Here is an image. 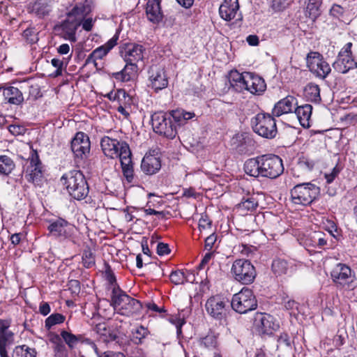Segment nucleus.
I'll list each match as a JSON object with an SVG mask.
<instances>
[{"instance_id": "nucleus-24", "label": "nucleus", "mask_w": 357, "mask_h": 357, "mask_svg": "<svg viewBox=\"0 0 357 357\" xmlns=\"http://www.w3.org/2000/svg\"><path fill=\"white\" fill-rule=\"evenodd\" d=\"M333 67L338 73L344 74L351 69L356 68L357 62L349 54H344L343 52H340Z\"/></svg>"}, {"instance_id": "nucleus-57", "label": "nucleus", "mask_w": 357, "mask_h": 357, "mask_svg": "<svg viewBox=\"0 0 357 357\" xmlns=\"http://www.w3.org/2000/svg\"><path fill=\"white\" fill-rule=\"evenodd\" d=\"M326 234L318 231L314 232L313 238L314 240H317V244L319 248H322L323 246L326 245L327 243V240L325 238Z\"/></svg>"}, {"instance_id": "nucleus-37", "label": "nucleus", "mask_w": 357, "mask_h": 357, "mask_svg": "<svg viewBox=\"0 0 357 357\" xmlns=\"http://www.w3.org/2000/svg\"><path fill=\"white\" fill-rule=\"evenodd\" d=\"M170 117L178 125H183L188 120L192 119L195 116V113L185 112L183 109H175L172 110L169 114Z\"/></svg>"}, {"instance_id": "nucleus-23", "label": "nucleus", "mask_w": 357, "mask_h": 357, "mask_svg": "<svg viewBox=\"0 0 357 357\" xmlns=\"http://www.w3.org/2000/svg\"><path fill=\"white\" fill-rule=\"evenodd\" d=\"M296 104V99L294 96H287L275 103L272 110V115L278 117L282 114L291 113Z\"/></svg>"}, {"instance_id": "nucleus-35", "label": "nucleus", "mask_w": 357, "mask_h": 357, "mask_svg": "<svg viewBox=\"0 0 357 357\" xmlns=\"http://www.w3.org/2000/svg\"><path fill=\"white\" fill-rule=\"evenodd\" d=\"M258 206V202L254 197L243 198L242 201L236 206L238 211L241 215H245L249 211H254Z\"/></svg>"}, {"instance_id": "nucleus-43", "label": "nucleus", "mask_w": 357, "mask_h": 357, "mask_svg": "<svg viewBox=\"0 0 357 357\" xmlns=\"http://www.w3.org/2000/svg\"><path fill=\"white\" fill-rule=\"evenodd\" d=\"M50 11V6L43 0L36 1L32 6V12L40 18L47 15Z\"/></svg>"}, {"instance_id": "nucleus-4", "label": "nucleus", "mask_w": 357, "mask_h": 357, "mask_svg": "<svg viewBox=\"0 0 357 357\" xmlns=\"http://www.w3.org/2000/svg\"><path fill=\"white\" fill-rule=\"evenodd\" d=\"M112 302L114 308L119 314L125 316H132L138 314L142 309L141 303L127 295L119 287H114Z\"/></svg>"}, {"instance_id": "nucleus-45", "label": "nucleus", "mask_w": 357, "mask_h": 357, "mask_svg": "<svg viewBox=\"0 0 357 357\" xmlns=\"http://www.w3.org/2000/svg\"><path fill=\"white\" fill-rule=\"evenodd\" d=\"M199 344L208 349H213L218 347V337L214 333H208L205 337L200 338Z\"/></svg>"}, {"instance_id": "nucleus-22", "label": "nucleus", "mask_w": 357, "mask_h": 357, "mask_svg": "<svg viewBox=\"0 0 357 357\" xmlns=\"http://www.w3.org/2000/svg\"><path fill=\"white\" fill-rule=\"evenodd\" d=\"M245 90L252 94H260L266 89L265 81L261 77L249 72H245Z\"/></svg>"}, {"instance_id": "nucleus-42", "label": "nucleus", "mask_w": 357, "mask_h": 357, "mask_svg": "<svg viewBox=\"0 0 357 357\" xmlns=\"http://www.w3.org/2000/svg\"><path fill=\"white\" fill-rule=\"evenodd\" d=\"M13 160L7 155H0V174L8 176L14 169Z\"/></svg>"}, {"instance_id": "nucleus-21", "label": "nucleus", "mask_w": 357, "mask_h": 357, "mask_svg": "<svg viewBox=\"0 0 357 357\" xmlns=\"http://www.w3.org/2000/svg\"><path fill=\"white\" fill-rule=\"evenodd\" d=\"M238 10V0H224L219 8V14L224 20L229 22L237 15L239 17L238 19L241 18Z\"/></svg>"}, {"instance_id": "nucleus-32", "label": "nucleus", "mask_w": 357, "mask_h": 357, "mask_svg": "<svg viewBox=\"0 0 357 357\" xmlns=\"http://www.w3.org/2000/svg\"><path fill=\"white\" fill-rule=\"evenodd\" d=\"M312 106L309 104L298 106L295 108L294 112L303 126H309V120L312 115Z\"/></svg>"}, {"instance_id": "nucleus-54", "label": "nucleus", "mask_w": 357, "mask_h": 357, "mask_svg": "<svg viewBox=\"0 0 357 357\" xmlns=\"http://www.w3.org/2000/svg\"><path fill=\"white\" fill-rule=\"evenodd\" d=\"M52 65L56 68V70L54 72V76L57 77L61 75L62 73V68L63 65V61H61L59 59L54 58L51 61Z\"/></svg>"}, {"instance_id": "nucleus-14", "label": "nucleus", "mask_w": 357, "mask_h": 357, "mask_svg": "<svg viewBox=\"0 0 357 357\" xmlns=\"http://www.w3.org/2000/svg\"><path fill=\"white\" fill-rule=\"evenodd\" d=\"M148 73L150 86L155 92L167 87L169 81L163 66L153 65L150 67Z\"/></svg>"}, {"instance_id": "nucleus-27", "label": "nucleus", "mask_w": 357, "mask_h": 357, "mask_svg": "<svg viewBox=\"0 0 357 357\" xmlns=\"http://www.w3.org/2000/svg\"><path fill=\"white\" fill-rule=\"evenodd\" d=\"M126 63V66L121 71L114 73V77L116 79H120L122 82L130 81L137 75L138 66L137 63L131 62Z\"/></svg>"}, {"instance_id": "nucleus-30", "label": "nucleus", "mask_w": 357, "mask_h": 357, "mask_svg": "<svg viewBox=\"0 0 357 357\" xmlns=\"http://www.w3.org/2000/svg\"><path fill=\"white\" fill-rule=\"evenodd\" d=\"M3 95L10 104L19 105L24 101L22 93L16 87L8 86L3 89Z\"/></svg>"}, {"instance_id": "nucleus-2", "label": "nucleus", "mask_w": 357, "mask_h": 357, "mask_svg": "<svg viewBox=\"0 0 357 357\" xmlns=\"http://www.w3.org/2000/svg\"><path fill=\"white\" fill-rule=\"evenodd\" d=\"M100 146L107 157L120 159L123 176L128 182L131 183L134 177V169L129 145L124 141L105 136L102 138Z\"/></svg>"}, {"instance_id": "nucleus-9", "label": "nucleus", "mask_w": 357, "mask_h": 357, "mask_svg": "<svg viewBox=\"0 0 357 357\" xmlns=\"http://www.w3.org/2000/svg\"><path fill=\"white\" fill-rule=\"evenodd\" d=\"M151 124L154 132L169 139H174L176 128L170 115L163 112H155L151 116Z\"/></svg>"}, {"instance_id": "nucleus-60", "label": "nucleus", "mask_w": 357, "mask_h": 357, "mask_svg": "<svg viewBox=\"0 0 357 357\" xmlns=\"http://www.w3.org/2000/svg\"><path fill=\"white\" fill-rule=\"evenodd\" d=\"M272 8L275 10H280L284 8V0H269Z\"/></svg>"}, {"instance_id": "nucleus-58", "label": "nucleus", "mask_w": 357, "mask_h": 357, "mask_svg": "<svg viewBox=\"0 0 357 357\" xmlns=\"http://www.w3.org/2000/svg\"><path fill=\"white\" fill-rule=\"evenodd\" d=\"M9 132L15 136L23 135L24 132V128L19 125H10L8 126Z\"/></svg>"}, {"instance_id": "nucleus-25", "label": "nucleus", "mask_w": 357, "mask_h": 357, "mask_svg": "<svg viewBox=\"0 0 357 357\" xmlns=\"http://www.w3.org/2000/svg\"><path fill=\"white\" fill-rule=\"evenodd\" d=\"M116 45V39L111 38L107 43L105 45L95 49L87 57L86 63H93L96 66H97L96 61L98 59H102L104 56H105L107 53Z\"/></svg>"}, {"instance_id": "nucleus-18", "label": "nucleus", "mask_w": 357, "mask_h": 357, "mask_svg": "<svg viewBox=\"0 0 357 357\" xmlns=\"http://www.w3.org/2000/svg\"><path fill=\"white\" fill-rule=\"evenodd\" d=\"M227 301L219 296H213L206 303V310L213 318L222 320L226 316Z\"/></svg>"}, {"instance_id": "nucleus-15", "label": "nucleus", "mask_w": 357, "mask_h": 357, "mask_svg": "<svg viewBox=\"0 0 357 357\" xmlns=\"http://www.w3.org/2000/svg\"><path fill=\"white\" fill-rule=\"evenodd\" d=\"M146 48L137 43H126L120 49V54L125 62L135 63L143 60Z\"/></svg>"}, {"instance_id": "nucleus-19", "label": "nucleus", "mask_w": 357, "mask_h": 357, "mask_svg": "<svg viewBox=\"0 0 357 357\" xmlns=\"http://www.w3.org/2000/svg\"><path fill=\"white\" fill-rule=\"evenodd\" d=\"M10 322L0 319V356L9 357L6 348L13 344L14 333L9 330Z\"/></svg>"}, {"instance_id": "nucleus-34", "label": "nucleus", "mask_w": 357, "mask_h": 357, "mask_svg": "<svg viewBox=\"0 0 357 357\" xmlns=\"http://www.w3.org/2000/svg\"><path fill=\"white\" fill-rule=\"evenodd\" d=\"M95 331L100 336L103 337L105 342L114 341L118 338L116 333L111 330L105 323L97 324Z\"/></svg>"}, {"instance_id": "nucleus-59", "label": "nucleus", "mask_w": 357, "mask_h": 357, "mask_svg": "<svg viewBox=\"0 0 357 357\" xmlns=\"http://www.w3.org/2000/svg\"><path fill=\"white\" fill-rule=\"evenodd\" d=\"M68 286L73 293L78 294L80 291V283L77 280H71L69 281Z\"/></svg>"}, {"instance_id": "nucleus-48", "label": "nucleus", "mask_w": 357, "mask_h": 357, "mask_svg": "<svg viewBox=\"0 0 357 357\" xmlns=\"http://www.w3.org/2000/svg\"><path fill=\"white\" fill-rule=\"evenodd\" d=\"M65 321V317L59 313H54L48 317L45 320V327L50 329L52 326L61 324Z\"/></svg>"}, {"instance_id": "nucleus-17", "label": "nucleus", "mask_w": 357, "mask_h": 357, "mask_svg": "<svg viewBox=\"0 0 357 357\" xmlns=\"http://www.w3.org/2000/svg\"><path fill=\"white\" fill-rule=\"evenodd\" d=\"M47 229L52 236L66 239L73 235L74 227L66 220L58 218L50 222Z\"/></svg>"}, {"instance_id": "nucleus-39", "label": "nucleus", "mask_w": 357, "mask_h": 357, "mask_svg": "<svg viewBox=\"0 0 357 357\" xmlns=\"http://www.w3.org/2000/svg\"><path fill=\"white\" fill-rule=\"evenodd\" d=\"M87 7L82 3L76 4L73 8L67 14V17L73 20H78L82 22L83 18L86 15Z\"/></svg>"}, {"instance_id": "nucleus-11", "label": "nucleus", "mask_w": 357, "mask_h": 357, "mask_svg": "<svg viewBox=\"0 0 357 357\" xmlns=\"http://www.w3.org/2000/svg\"><path fill=\"white\" fill-rule=\"evenodd\" d=\"M90 149L89 137L82 132H77L71 142V150L76 160L87 158L90 153Z\"/></svg>"}, {"instance_id": "nucleus-41", "label": "nucleus", "mask_w": 357, "mask_h": 357, "mask_svg": "<svg viewBox=\"0 0 357 357\" xmlns=\"http://www.w3.org/2000/svg\"><path fill=\"white\" fill-rule=\"evenodd\" d=\"M37 351L34 348H30L23 344L17 346L14 349L12 357H36Z\"/></svg>"}, {"instance_id": "nucleus-1", "label": "nucleus", "mask_w": 357, "mask_h": 357, "mask_svg": "<svg viewBox=\"0 0 357 357\" xmlns=\"http://www.w3.org/2000/svg\"><path fill=\"white\" fill-rule=\"evenodd\" d=\"M245 174L253 177L276 178L284 172L282 159L275 155H263L248 159L244 164Z\"/></svg>"}, {"instance_id": "nucleus-55", "label": "nucleus", "mask_w": 357, "mask_h": 357, "mask_svg": "<svg viewBox=\"0 0 357 357\" xmlns=\"http://www.w3.org/2000/svg\"><path fill=\"white\" fill-rule=\"evenodd\" d=\"M211 221L209 220L208 217L205 215H202L199 221V231H202L206 229L211 228Z\"/></svg>"}, {"instance_id": "nucleus-31", "label": "nucleus", "mask_w": 357, "mask_h": 357, "mask_svg": "<svg viewBox=\"0 0 357 357\" xmlns=\"http://www.w3.org/2000/svg\"><path fill=\"white\" fill-rule=\"evenodd\" d=\"M49 340L52 344V349L56 357H68V351L61 337L55 333L49 335Z\"/></svg>"}, {"instance_id": "nucleus-8", "label": "nucleus", "mask_w": 357, "mask_h": 357, "mask_svg": "<svg viewBox=\"0 0 357 357\" xmlns=\"http://www.w3.org/2000/svg\"><path fill=\"white\" fill-rule=\"evenodd\" d=\"M231 306L236 312L245 314L255 310L257 307V301L252 291L244 287L233 296Z\"/></svg>"}, {"instance_id": "nucleus-64", "label": "nucleus", "mask_w": 357, "mask_h": 357, "mask_svg": "<svg viewBox=\"0 0 357 357\" xmlns=\"http://www.w3.org/2000/svg\"><path fill=\"white\" fill-rule=\"evenodd\" d=\"M82 25L84 30L90 31L93 26V20L92 18H87L82 22Z\"/></svg>"}, {"instance_id": "nucleus-20", "label": "nucleus", "mask_w": 357, "mask_h": 357, "mask_svg": "<svg viewBox=\"0 0 357 357\" xmlns=\"http://www.w3.org/2000/svg\"><path fill=\"white\" fill-rule=\"evenodd\" d=\"M80 25V22L78 20H73L67 17L58 26L57 29L60 31L59 35L61 38L71 43H75L76 31Z\"/></svg>"}, {"instance_id": "nucleus-63", "label": "nucleus", "mask_w": 357, "mask_h": 357, "mask_svg": "<svg viewBox=\"0 0 357 357\" xmlns=\"http://www.w3.org/2000/svg\"><path fill=\"white\" fill-rule=\"evenodd\" d=\"M39 312L44 316L47 315L50 312V305L46 302H42L39 307Z\"/></svg>"}, {"instance_id": "nucleus-33", "label": "nucleus", "mask_w": 357, "mask_h": 357, "mask_svg": "<svg viewBox=\"0 0 357 357\" xmlns=\"http://www.w3.org/2000/svg\"><path fill=\"white\" fill-rule=\"evenodd\" d=\"M303 95L307 100L318 103L321 101L320 88L319 85L310 82L304 89Z\"/></svg>"}, {"instance_id": "nucleus-61", "label": "nucleus", "mask_w": 357, "mask_h": 357, "mask_svg": "<svg viewBox=\"0 0 357 357\" xmlns=\"http://www.w3.org/2000/svg\"><path fill=\"white\" fill-rule=\"evenodd\" d=\"M278 342L281 345H285L287 347H289L291 345L290 338L287 333H282L279 336Z\"/></svg>"}, {"instance_id": "nucleus-53", "label": "nucleus", "mask_w": 357, "mask_h": 357, "mask_svg": "<svg viewBox=\"0 0 357 357\" xmlns=\"http://www.w3.org/2000/svg\"><path fill=\"white\" fill-rule=\"evenodd\" d=\"M340 172V168L338 167L337 166H335V167H333V169L330 173H326L324 176L325 178L326 179V183L328 184L331 183L337 177Z\"/></svg>"}, {"instance_id": "nucleus-5", "label": "nucleus", "mask_w": 357, "mask_h": 357, "mask_svg": "<svg viewBox=\"0 0 357 357\" xmlns=\"http://www.w3.org/2000/svg\"><path fill=\"white\" fill-rule=\"evenodd\" d=\"M251 124L254 132L264 138L273 139L278 133L275 120L269 114H257L252 119Z\"/></svg>"}, {"instance_id": "nucleus-38", "label": "nucleus", "mask_w": 357, "mask_h": 357, "mask_svg": "<svg viewBox=\"0 0 357 357\" xmlns=\"http://www.w3.org/2000/svg\"><path fill=\"white\" fill-rule=\"evenodd\" d=\"M290 266L287 260L278 258L273 261L271 269L275 276H280L288 273Z\"/></svg>"}, {"instance_id": "nucleus-56", "label": "nucleus", "mask_w": 357, "mask_h": 357, "mask_svg": "<svg viewBox=\"0 0 357 357\" xmlns=\"http://www.w3.org/2000/svg\"><path fill=\"white\" fill-rule=\"evenodd\" d=\"M169 245L165 243H158L157 245V254L160 256H163L170 253Z\"/></svg>"}, {"instance_id": "nucleus-47", "label": "nucleus", "mask_w": 357, "mask_h": 357, "mask_svg": "<svg viewBox=\"0 0 357 357\" xmlns=\"http://www.w3.org/2000/svg\"><path fill=\"white\" fill-rule=\"evenodd\" d=\"M172 282L175 284H183L185 282H189V278L183 272L181 271H172L169 275Z\"/></svg>"}, {"instance_id": "nucleus-3", "label": "nucleus", "mask_w": 357, "mask_h": 357, "mask_svg": "<svg viewBox=\"0 0 357 357\" xmlns=\"http://www.w3.org/2000/svg\"><path fill=\"white\" fill-rule=\"evenodd\" d=\"M61 181L66 185L69 195L74 199L82 200L88 195L89 185L81 171H70L62 176Z\"/></svg>"}, {"instance_id": "nucleus-29", "label": "nucleus", "mask_w": 357, "mask_h": 357, "mask_svg": "<svg viewBox=\"0 0 357 357\" xmlns=\"http://www.w3.org/2000/svg\"><path fill=\"white\" fill-rule=\"evenodd\" d=\"M146 13L148 19L153 22H159L162 19L159 0H149L146 3Z\"/></svg>"}, {"instance_id": "nucleus-46", "label": "nucleus", "mask_w": 357, "mask_h": 357, "mask_svg": "<svg viewBox=\"0 0 357 357\" xmlns=\"http://www.w3.org/2000/svg\"><path fill=\"white\" fill-rule=\"evenodd\" d=\"M38 33L34 27H29L23 31L22 37L28 43L33 44L38 40Z\"/></svg>"}, {"instance_id": "nucleus-10", "label": "nucleus", "mask_w": 357, "mask_h": 357, "mask_svg": "<svg viewBox=\"0 0 357 357\" xmlns=\"http://www.w3.org/2000/svg\"><path fill=\"white\" fill-rule=\"evenodd\" d=\"M306 60L310 71L317 77L324 79L331 71L330 65L319 52H311L308 53Z\"/></svg>"}, {"instance_id": "nucleus-44", "label": "nucleus", "mask_w": 357, "mask_h": 357, "mask_svg": "<svg viewBox=\"0 0 357 357\" xmlns=\"http://www.w3.org/2000/svg\"><path fill=\"white\" fill-rule=\"evenodd\" d=\"M60 337L70 349H74L82 339L81 335L77 336L66 331H62Z\"/></svg>"}, {"instance_id": "nucleus-12", "label": "nucleus", "mask_w": 357, "mask_h": 357, "mask_svg": "<svg viewBox=\"0 0 357 357\" xmlns=\"http://www.w3.org/2000/svg\"><path fill=\"white\" fill-rule=\"evenodd\" d=\"M25 178L31 183L38 185L40 182L43 174L42 164L37 152L33 151L31 158L26 163Z\"/></svg>"}, {"instance_id": "nucleus-51", "label": "nucleus", "mask_w": 357, "mask_h": 357, "mask_svg": "<svg viewBox=\"0 0 357 357\" xmlns=\"http://www.w3.org/2000/svg\"><path fill=\"white\" fill-rule=\"evenodd\" d=\"M344 8L338 4H334L330 10V14L336 18H340L343 16Z\"/></svg>"}, {"instance_id": "nucleus-36", "label": "nucleus", "mask_w": 357, "mask_h": 357, "mask_svg": "<svg viewBox=\"0 0 357 357\" xmlns=\"http://www.w3.org/2000/svg\"><path fill=\"white\" fill-rule=\"evenodd\" d=\"M321 3L322 0H307L305 15L312 20H315L321 14Z\"/></svg>"}, {"instance_id": "nucleus-7", "label": "nucleus", "mask_w": 357, "mask_h": 357, "mask_svg": "<svg viewBox=\"0 0 357 357\" xmlns=\"http://www.w3.org/2000/svg\"><path fill=\"white\" fill-rule=\"evenodd\" d=\"M231 273L234 279L242 284H252L257 276L255 266L249 260L245 259L235 260Z\"/></svg>"}, {"instance_id": "nucleus-26", "label": "nucleus", "mask_w": 357, "mask_h": 357, "mask_svg": "<svg viewBox=\"0 0 357 357\" xmlns=\"http://www.w3.org/2000/svg\"><path fill=\"white\" fill-rule=\"evenodd\" d=\"M141 168L145 174L153 175L160 169V160L159 158L151 154L145 155L142 160Z\"/></svg>"}, {"instance_id": "nucleus-16", "label": "nucleus", "mask_w": 357, "mask_h": 357, "mask_svg": "<svg viewBox=\"0 0 357 357\" xmlns=\"http://www.w3.org/2000/svg\"><path fill=\"white\" fill-rule=\"evenodd\" d=\"M353 272L351 268L342 263L336 264L331 272L333 282L338 287H345L353 281Z\"/></svg>"}, {"instance_id": "nucleus-49", "label": "nucleus", "mask_w": 357, "mask_h": 357, "mask_svg": "<svg viewBox=\"0 0 357 357\" xmlns=\"http://www.w3.org/2000/svg\"><path fill=\"white\" fill-rule=\"evenodd\" d=\"M148 334V329L142 326H140L136 329L135 333L133 334V342L137 344H141L142 340L145 338Z\"/></svg>"}, {"instance_id": "nucleus-13", "label": "nucleus", "mask_w": 357, "mask_h": 357, "mask_svg": "<svg viewBox=\"0 0 357 357\" xmlns=\"http://www.w3.org/2000/svg\"><path fill=\"white\" fill-rule=\"evenodd\" d=\"M254 326L256 331L261 335H271L279 328L278 323L272 315L261 312L256 313Z\"/></svg>"}, {"instance_id": "nucleus-40", "label": "nucleus", "mask_w": 357, "mask_h": 357, "mask_svg": "<svg viewBox=\"0 0 357 357\" xmlns=\"http://www.w3.org/2000/svg\"><path fill=\"white\" fill-rule=\"evenodd\" d=\"M282 305L284 309L289 311L291 316L296 317L298 314L301 313V305L300 303L288 296L282 299Z\"/></svg>"}, {"instance_id": "nucleus-28", "label": "nucleus", "mask_w": 357, "mask_h": 357, "mask_svg": "<svg viewBox=\"0 0 357 357\" xmlns=\"http://www.w3.org/2000/svg\"><path fill=\"white\" fill-rule=\"evenodd\" d=\"M230 86L237 92H242L245 90V72L240 73L236 70H232L228 75Z\"/></svg>"}, {"instance_id": "nucleus-62", "label": "nucleus", "mask_w": 357, "mask_h": 357, "mask_svg": "<svg viewBox=\"0 0 357 357\" xmlns=\"http://www.w3.org/2000/svg\"><path fill=\"white\" fill-rule=\"evenodd\" d=\"M215 241L216 236L214 234H211L205 240V248L208 250H211Z\"/></svg>"}, {"instance_id": "nucleus-52", "label": "nucleus", "mask_w": 357, "mask_h": 357, "mask_svg": "<svg viewBox=\"0 0 357 357\" xmlns=\"http://www.w3.org/2000/svg\"><path fill=\"white\" fill-rule=\"evenodd\" d=\"M29 97L33 100H36L42 96L41 91L38 85H31L29 89Z\"/></svg>"}, {"instance_id": "nucleus-6", "label": "nucleus", "mask_w": 357, "mask_h": 357, "mask_svg": "<svg viewBox=\"0 0 357 357\" xmlns=\"http://www.w3.org/2000/svg\"><path fill=\"white\" fill-rule=\"evenodd\" d=\"M320 193V189L312 183L298 184L291 190V201L295 204L307 206L311 204Z\"/></svg>"}, {"instance_id": "nucleus-50", "label": "nucleus", "mask_w": 357, "mask_h": 357, "mask_svg": "<svg viewBox=\"0 0 357 357\" xmlns=\"http://www.w3.org/2000/svg\"><path fill=\"white\" fill-rule=\"evenodd\" d=\"M82 263L88 268L95 264V258L91 250H84L82 255Z\"/></svg>"}]
</instances>
